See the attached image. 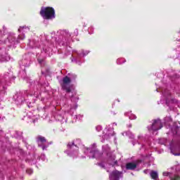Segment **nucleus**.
I'll use <instances>...</instances> for the list:
<instances>
[{
	"mask_svg": "<svg viewBox=\"0 0 180 180\" xmlns=\"http://www.w3.org/2000/svg\"><path fill=\"white\" fill-rule=\"evenodd\" d=\"M40 15L44 19H54L56 18V11L52 7H41Z\"/></svg>",
	"mask_w": 180,
	"mask_h": 180,
	"instance_id": "nucleus-1",
	"label": "nucleus"
},
{
	"mask_svg": "<svg viewBox=\"0 0 180 180\" xmlns=\"http://www.w3.org/2000/svg\"><path fill=\"white\" fill-rule=\"evenodd\" d=\"M68 149L65 150V153L69 157H72L75 158V157L78 156V148L74 146V142H70L68 145Z\"/></svg>",
	"mask_w": 180,
	"mask_h": 180,
	"instance_id": "nucleus-2",
	"label": "nucleus"
},
{
	"mask_svg": "<svg viewBox=\"0 0 180 180\" xmlns=\"http://www.w3.org/2000/svg\"><path fill=\"white\" fill-rule=\"evenodd\" d=\"M70 82H71V79L68 76L63 79V83L61 84L63 89L66 91V92H71V88L72 86H70Z\"/></svg>",
	"mask_w": 180,
	"mask_h": 180,
	"instance_id": "nucleus-3",
	"label": "nucleus"
},
{
	"mask_svg": "<svg viewBox=\"0 0 180 180\" xmlns=\"http://www.w3.org/2000/svg\"><path fill=\"white\" fill-rule=\"evenodd\" d=\"M110 180H122L123 178V173L117 170L112 171L109 176Z\"/></svg>",
	"mask_w": 180,
	"mask_h": 180,
	"instance_id": "nucleus-4",
	"label": "nucleus"
},
{
	"mask_svg": "<svg viewBox=\"0 0 180 180\" xmlns=\"http://www.w3.org/2000/svg\"><path fill=\"white\" fill-rule=\"evenodd\" d=\"M37 141L38 143L39 147H41L42 150H46V148L49 147L47 141H46V139H44L43 136H38Z\"/></svg>",
	"mask_w": 180,
	"mask_h": 180,
	"instance_id": "nucleus-5",
	"label": "nucleus"
},
{
	"mask_svg": "<svg viewBox=\"0 0 180 180\" xmlns=\"http://www.w3.org/2000/svg\"><path fill=\"white\" fill-rule=\"evenodd\" d=\"M162 128V123L160 120H155V122L152 124V130L156 131V130H160V129Z\"/></svg>",
	"mask_w": 180,
	"mask_h": 180,
	"instance_id": "nucleus-6",
	"label": "nucleus"
},
{
	"mask_svg": "<svg viewBox=\"0 0 180 180\" xmlns=\"http://www.w3.org/2000/svg\"><path fill=\"white\" fill-rule=\"evenodd\" d=\"M86 153V154H88L89 158H95L96 157V155H98L97 150H92L90 148H87Z\"/></svg>",
	"mask_w": 180,
	"mask_h": 180,
	"instance_id": "nucleus-7",
	"label": "nucleus"
},
{
	"mask_svg": "<svg viewBox=\"0 0 180 180\" xmlns=\"http://www.w3.org/2000/svg\"><path fill=\"white\" fill-rule=\"evenodd\" d=\"M136 167H137L136 162H129L127 164V169H135Z\"/></svg>",
	"mask_w": 180,
	"mask_h": 180,
	"instance_id": "nucleus-8",
	"label": "nucleus"
},
{
	"mask_svg": "<svg viewBox=\"0 0 180 180\" xmlns=\"http://www.w3.org/2000/svg\"><path fill=\"white\" fill-rule=\"evenodd\" d=\"M113 134H115V131H113V129H111L106 133V134L103 136V138L108 140V139H109L110 136H113Z\"/></svg>",
	"mask_w": 180,
	"mask_h": 180,
	"instance_id": "nucleus-9",
	"label": "nucleus"
},
{
	"mask_svg": "<svg viewBox=\"0 0 180 180\" xmlns=\"http://www.w3.org/2000/svg\"><path fill=\"white\" fill-rule=\"evenodd\" d=\"M150 175L152 179L160 180L158 179V172H157L155 171H152V172H150Z\"/></svg>",
	"mask_w": 180,
	"mask_h": 180,
	"instance_id": "nucleus-10",
	"label": "nucleus"
},
{
	"mask_svg": "<svg viewBox=\"0 0 180 180\" xmlns=\"http://www.w3.org/2000/svg\"><path fill=\"white\" fill-rule=\"evenodd\" d=\"M125 115L128 116L131 120H134L136 118V115L132 114L131 112H126Z\"/></svg>",
	"mask_w": 180,
	"mask_h": 180,
	"instance_id": "nucleus-11",
	"label": "nucleus"
},
{
	"mask_svg": "<svg viewBox=\"0 0 180 180\" xmlns=\"http://www.w3.org/2000/svg\"><path fill=\"white\" fill-rule=\"evenodd\" d=\"M89 54V51H82V52L79 53L80 57H85V56H88Z\"/></svg>",
	"mask_w": 180,
	"mask_h": 180,
	"instance_id": "nucleus-12",
	"label": "nucleus"
},
{
	"mask_svg": "<svg viewBox=\"0 0 180 180\" xmlns=\"http://www.w3.org/2000/svg\"><path fill=\"white\" fill-rule=\"evenodd\" d=\"M27 30H30L29 27H20L18 29V32H26Z\"/></svg>",
	"mask_w": 180,
	"mask_h": 180,
	"instance_id": "nucleus-13",
	"label": "nucleus"
},
{
	"mask_svg": "<svg viewBox=\"0 0 180 180\" xmlns=\"http://www.w3.org/2000/svg\"><path fill=\"white\" fill-rule=\"evenodd\" d=\"M76 120H82V118L84 117V115L79 114L77 115H75Z\"/></svg>",
	"mask_w": 180,
	"mask_h": 180,
	"instance_id": "nucleus-14",
	"label": "nucleus"
},
{
	"mask_svg": "<svg viewBox=\"0 0 180 180\" xmlns=\"http://www.w3.org/2000/svg\"><path fill=\"white\" fill-rule=\"evenodd\" d=\"M77 108H78V105L77 104H74V105L70 108V115H72L71 112H72V110H75V109H77Z\"/></svg>",
	"mask_w": 180,
	"mask_h": 180,
	"instance_id": "nucleus-15",
	"label": "nucleus"
},
{
	"mask_svg": "<svg viewBox=\"0 0 180 180\" xmlns=\"http://www.w3.org/2000/svg\"><path fill=\"white\" fill-rule=\"evenodd\" d=\"M159 143H161V144H167V139H160L159 141Z\"/></svg>",
	"mask_w": 180,
	"mask_h": 180,
	"instance_id": "nucleus-16",
	"label": "nucleus"
},
{
	"mask_svg": "<svg viewBox=\"0 0 180 180\" xmlns=\"http://www.w3.org/2000/svg\"><path fill=\"white\" fill-rule=\"evenodd\" d=\"M171 180H180V177L178 175H174V177H170Z\"/></svg>",
	"mask_w": 180,
	"mask_h": 180,
	"instance_id": "nucleus-17",
	"label": "nucleus"
},
{
	"mask_svg": "<svg viewBox=\"0 0 180 180\" xmlns=\"http://www.w3.org/2000/svg\"><path fill=\"white\" fill-rule=\"evenodd\" d=\"M117 64H123V63H124V59L123 58L117 59Z\"/></svg>",
	"mask_w": 180,
	"mask_h": 180,
	"instance_id": "nucleus-18",
	"label": "nucleus"
},
{
	"mask_svg": "<svg viewBox=\"0 0 180 180\" xmlns=\"http://www.w3.org/2000/svg\"><path fill=\"white\" fill-rule=\"evenodd\" d=\"M162 175H163V176H169V175H171V173L168 172H164L162 173Z\"/></svg>",
	"mask_w": 180,
	"mask_h": 180,
	"instance_id": "nucleus-19",
	"label": "nucleus"
},
{
	"mask_svg": "<svg viewBox=\"0 0 180 180\" xmlns=\"http://www.w3.org/2000/svg\"><path fill=\"white\" fill-rule=\"evenodd\" d=\"M96 130L97 131H101V130H102V127L100 125H98L97 127H96Z\"/></svg>",
	"mask_w": 180,
	"mask_h": 180,
	"instance_id": "nucleus-20",
	"label": "nucleus"
},
{
	"mask_svg": "<svg viewBox=\"0 0 180 180\" xmlns=\"http://www.w3.org/2000/svg\"><path fill=\"white\" fill-rule=\"evenodd\" d=\"M27 174H32V172H33V170L30 169L27 171Z\"/></svg>",
	"mask_w": 180,
	"mask_h": 180,
	"instance_id": "nucleus-21",
	"label": "nucleus"
},
{
	"mask_svg": "<svg viewBox=\"0 0 180 180\" xmlns=\"http://www.w3.org/2000/svg\"><path fill=\"white\" fill-rule=\"evenodd\" d=\"M19 39H20V40H23V39H25L24 35H22V37L19 36Z\"/></svg>",
	"mask_w": 180,
	"mask_h": 180,
	"instance_id": "nucleus-22",
	"label": "nucleus"
},
{
	"mask_svg": "<svg viewBox=\"0 0 180 180\" xmlns=\"http://www.w3.org/2000/svg\"><path fill=\"white\" fill-rule=\"evenodd\" d=\"M112 165H116V164H117V161H114L112 163H111Z\"/></svg>",
	"mask_w": 180,
	"mask_h": 180,
	"instance_id": "nucleus-23",
	"label": "nucleus"
},
{
	"mask_svg": "<svg viewBox=\"0 0 180 180\" xmlns=\"http://www.w3.org/2000/svg\"><path fill=\"white\" fill-rule=\"evenodd\" d=\"M111 161H115V157L111 159Z\"/></svg>",
	"mask_w": 180,
	"mask_h": 180,
	"instance_id": "nucleus-24",
	"label": "nucleus"
},
{
	"mask_svg": "<svg viewBox=\"0 0 180 180\" xmlns=\"http://www.w3.org/2000/svg\"><path fill=\"white\" fill-rule=\"evenodd\" d=\"M145 174L147 172V170H144Z\"/></svg>",
	"mask_w": 180,
	"mask_h": 180,
	"instance_id": "nucleus-25",
	"label": "nucleus"
},
{
	"mask_svg": "<svg viewBox=\"0 0 180 180\" xmlns=\"http://www.w3.org/2000/svg\"><path fill=\"white\" fill-rule=\"evenodd\" d=\"M110 168H111V169H113V166H112Z\"/></svg>",
	"mask_w": 180,
	"mask_h": 180,
	"instance_id": "nucleus-26",
	"label": "nucleus"
}]
</instances>
